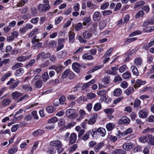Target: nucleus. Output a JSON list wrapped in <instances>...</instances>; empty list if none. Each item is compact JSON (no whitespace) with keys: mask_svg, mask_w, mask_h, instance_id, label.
I'll return each mask as SVG.
<instances>
[{"mask_svg":"<svg viewBox=\"0 0 154 154\" xmlns=\"http://www.w3.org/2000/svg\"><path fill=\"white\" fill-rule=\"evenodd\" d=\"M49 144L51 146H55L56 149L59 153H61L63 150L62 147V143L59 140H54L51 141L50 142Z\"/></svg>","mask_w":154,"mask_h":154,"instance_id":"1","label":"nucleus"},{"mask_svg":"<svg viewBox=\"0 0 154 154\" xmlns=\"http://www.w3.org/2000/svg\"><path fill=\"white\" fill-rule=\"evenodd\" d=\"M66 115L67 117L70 119H74L76 118L78 116V114L76 113L74 109H71L66 110Z\"/></svg>","mask_w":154,"mask_h":154,"instance_id":"2","label":"nucleus"},{"mask_svg":"<svg viewBox=\"0 0 154 154\" xmlns=\"http://www.w3.org/2000/svg\"><path fill=\"white\" fill-rule=\"evenodd\" d=\"M50 8V6L48 4H40L38 6V9L40 12L43 13L48 11Z\"/></svg>","mask_w":154,"mask_h":154,"instance_id":"3","label":"nucleus"},{"mask_svg":"<svg viewBox=\"0 0 154 154\" xmlns=\"http://www.w3.org/2000/svg\"><path fill=\"white\" fill-rule=\"evenodd\" d=\"M139 116L141 118H146L147 116V110L145 109L141 110L139 112Z\"/></svg>","mask_w":154,"mask_h":154,"instance_id":"4","label":"nucleus"},{"mask_svg":"<svg viewBox=\"0 0 154 154\" xmlns=\"http://www.w3.org/2000/svg\"><path fill=\"white\" fill-rule=\"evenodd\" d=\"M130 122V119L126 117H122L119 121V123L120 124H128Z\"/></svg>","mask_w":154,"mask_h":154,"instance_id":"5","label":"nucleus"},{"mask_svg":"<svg viewBox=\"0 0 154 154\" xmlns=\"http://www.w3.org/2000/svg\"><path fill=\"white\" fill-rule=\"evenodd\" d=\"M97 117V114L92 115L88 120V123L90 125L94 124L96 121Z\"/></svg>","mask_w":154,"mask_h":154,"instance_id":"6","label":"nucleus"},{"mask_svg":"<svg viewBox=\"0 0 154 154\" xmlns=\"http://www.w3.org/2000/svg\"><path fill=\"white\" fill-rule=\"evenodd\" d=\"M81 67V65L79 63H74L72 65L73 69L75 72L77 73L80 72V70L79 68Z\"/></svg>","mask_w":154,"mask_h":154,"instance_id":"7","label":"nucleus"},{"mask_svg":"<svg viewBox=\"0 0 154 154\" xmlns=\"http://www.w3.org/2000/svg\"><path fill=\"white\" fill-rule=\"evenodd\" d=\"M136 84L134 85V88H137L140 87L141 85H143L146 83V81H142L140 79H138L136 82Z\"/></svg>","mask_w":154,"mask_h":154,"instance_id":"8","label":"nucleus"},{"mask_svg":"<svg viewBox=\"0 0 154 154\" xmlns=\"http://www.w3.org/2000/svg\"><path fill=\"white\" fill-rule=\"evenodd\" d=\"M77 139V136L75 133H72L69 137V142L72 144L75 143Z\"/></svg>","mask_w":154,"mask_h":154,"instance_id":"9","label":"nucleus"},{"mask_svg":"<svg viewBox=\"0 0 154 154\" xmlns=\"http://www.w3.org/2000/svg\"><path fill=\"white\" fill-rule=\"evenodd\" d=\"M134 146L131 143H125L123 146V148L126 150H128L129 149L133 148Z\"/></svg>","mask_w":154,"mask_h":154,"instance_id":"10","label":"nucleus"},{"mask_svg":"<svg viewBox=\"0 0 154 154\" xmlns=\"http://www.w3.org/2000/svg\"><path fill=\"white\" fill-rule=\"evenodd\" d=\"M68 35H69V42L71 44L73 43L75 40V33L74 32H69Z\"/></svg>","mask_w":154,"mask_h":154,"instance_id":"11","label":"nucleus"},{"mask_svg":"<svg viewBox=\"0 0 154 154\" xmlns=\"http://www.w3.org/2000/svg\"><path fill=\"white\" fill-rule=\"evenodd\" d=\"M101 14L98 11H96L93 14V19L94 21H98L100 19Z\"/></svg>","mask_w":154,"mask_h":154,"instance_id":"12","label":"nucleus"},{"mask_svg":"<svg viewBox=\"0 0 154 154\" xmlns=\"http://www.w3.org/2000/svg\"><path fill=\"white\" fill-rule=\"evenodd\" d=\"M147 143L150 144L154 145V137L153 136L149 134L147 136Z\"/></svg>","mask_w":154,"mask_h":154,"instance_id":"13","label":"nucleus"},{"mask_svg":"<svg viewBox=\"0 0 154 154\" xmlns=\"http://www.w3.org/2000/svg\"><path fill=\"white\" fill-rule=\"evenodd\" d=\"M82 58L85 60H91L93 59V57L90 53H86L83 55Z\"/></svg>","mask_w":154,"mask_h":154,"instance_id":"14","label":"nucleus"},{"mask_svg":"<svg viewBox=\"0 0 154 154\" xmlns=\"http://www.w3.org/2000/svg\"><path fill=\"white\" fill-rule=\"evenodd\" d=\"M44 131L40 129H39L33 132L32 134L33 136L36 137L39 135H41L44 133Z\"/></svg>","mask_w":154,"mask_h":154,"instance_id":"15","label":"nucleus"},{"mask_svg":"<svg viewBox=\"0 0 154 154\" xmlns=\"http://www.w3.org/2000/svg\"><path fill=\"white\" fill-rule=\"evenodd\" d=\"M140 103L141 102L140 100L138 99H136L134 103V108L137 109H140L141 107L140 106Z\"/></svg>","mask_w":154,"mask_h":154,"instance_id":"16","label":"nucleus"},{"mask_svg":"<svg viewBox=\"0 0 154 154\" xmlns=\"http://www.w3.org/2000/svg\"><path fill=\"white\" fill-rule=\"evenodd\" d=\"M96 132H98L100 133L102 136H104L106 134V131L104 128L100 127L97 129H96Z\"/></svg>","mask_w":154,"mask_h":154,"instance_id":"17","label":"nucleus"},{"mask_svg":"<svg viewBox=\"0 0 154 154\" xmlns=\"http://www.w3.org/2000/svg\"><path fill=\"white\" fill-rule=\"evenodd\" d=\"M104 145L103 143L101 142L99 143L95 146L94 150L95 152H97Z\"/></svg>","mask_w":154,"mask_h":154,"instance_id":"18","label":"nucleus"},{"mask_svg":"<svg viewBox=\"0 0 154 154\" xmlns=\"http://www.w3.org/2000/svg\"><path fill=\"white\" fill-rule=\"evenodd\" d=\"M31 55H30L29 56H22L19 57H17V60L19 61L23 62L29 59L31 57Z\"/></svg>","mask_w":154,"mask_h":154,"instance_id":"19","label":"nucleus"},{"mask_svg":"<svg viewBox=\"0 0 154 154\" xmlns=\"http://www.w3.org/2000/svg\"><path fill=\"white\" fill-rule=\"evenodd\" d=\"M21 96L22 94L17 91L13 92L11 94L12 98L15 99H17L18 97H21Z\"/></svg>","mask_w":154,"mask_h":154,"instance_id":"20","label":"nucleus"},{"mask_svg":"<svg viewBox=\"0 0 154 154\" xmlns=\"http://www.w3.org/2000/svg\"><path fill=\"white\" fill-rule=\"evenodd\" d=\"M132 72L134 75L137 76L139 75V72L136 67L134 65H132L131 68Z\"/></svg>","mask_w":154,"mask_h":154,"instance_id":"21","label":"nucleus"},{"mask_svg":"<svg viewBox=\"0 0 154 154\" xmlns=\"http://www.w3.org/2000/svg\"><path fill=\"white\" fill-rule=\"evenodd\" d=\"M154 23V19H151L149 20H147L144 22L143 24V26H146L149 24H152Z\"/></svg>","mask_w":154,"mask_h":154,"instance_id":"22","label":"nucleus"},{"mask_svg":"<svg viewBox=\"0 0 154 154\" xmlns=\"http://www.w3.org/2000/svg\"><path fill=\"white\" fill-rule=\"evenodd\" d=\"M43 81L42 80H37L35 83V87L37 88H40L42 86Z\"/></svg>","mask_w":154,"mask_h":154,"instance_id":"23","label":"nucleus"},{"mask_svg":"<svg viewBox=\"0 0 154 154\" xmlns=\"http://www.w3.org/2000/svg\"><path fill=\"white\" fill-rule=\"evenodd\" d=\"M64 40L60 39L59 40V42L58 43V45L57 46V51H59L60 50H61L64 46V45L63 44L61 43Z\"/></svg>","mask_w":154,"mask_h":154,"instance_id":"24","label":"nucleus"},{"mask_svg":"<svg viewBox=\"0 0 154 154\" xmlns=\"http://www.w3.org/2000/svg\"><path fill=\"white\" fill-rule=\"evenodd\" d=\"M126 152L122 149H117L112 152L111 154H126Z\"/></svg>","mask_w":154,"mask_h":154,"instance_id":"25","label":"nucleus"},{"mask_svg":"<svg viewBox=\"0 0 154 154\" xmlns=\"http://www.w3.org/2000/svg\"><path fill=\"white\" fill-rule=\"evenodd\" d=\"M122 93V90L120 88H116L114 90L113 94L116 96H120Z\"/></svg>","mask_w":154,"mask_h":154,"instance_id":"26","label":"nucleus"},{"mask_svg":"<svg viewBox=\"0 0 154 154\" xmlns=\"http://www.w3.org/2000/svg\"><path fill=\"white\" fill-rule=\"evenodd\" d=\"M24 70L23 68H20L16 70L15 72V75L17 76H19L24 73Z\"/></svg>","mask_w":154,"mask_h":154,"instance_id":"27","label":"nucleus"},{"mask_svg":"<svg viewBox=\"0 0 154 154\" xmlns=\"http://www.w3.org/2000/svg\"><path fill=\"white\" fill-rule=\"evenodd\" d=\"M134 89L132 87H129L125 91V93L127 95H129L132 94L134 91Z\"/></svg>","mask_w":154,"mask_h":154,"instance_id":"28","label":"nucleus"},{"mask_svg":"<svg viewBox=\"0 0 154 154\" xmlns=\"http://www.w3.org/2000/svg\"><path fill=\"white\" fill-rule=\"evenodd\" d=\"M91 20L90 17H84L82 20L83 21V24L84 26H86L87 23H88Z\"/></svg>","mask_w":154,"mask_h":154,"instance_id":"29","label":"nucleus"},{"mask_svg":"<svg viewBox=\"0 0 154 154\" xmlns=\"http://www.w3.org/2000/svg\"><path fill=\"white\" fill-rule=\"evenodd\" d=\"M22 88L24 90L26 91H31L32 90V87L29 85H23L22 86Z\"/></svg>","mask_w":154,"mask_h":154,"instance_id":"30","label":"nucleus"},{"mask_svg":"<svg viewBox=\"0 0 154 154\" xmlns=\"http://www.w3.org/2000/svg\"><path fill=\"white\" fill-rule=\"evenodd\" d=\"M56 109L53 106H48L46 108V110L48 113H51L55 111Z\"/></svg>","mask_w":154,"mask_h":154,"instance_id":"31","label":"nucleus"},{"mask_svg":"<svg viewBox=\"0 0 154 154\" xmlns=\"http://www.w3.org/2000/svg\"><path fill=\"white\" fill-rule=\"evenodd\" d=\"M133 131V129L130 128L128 129L127 130L123 132V133H119L118 134V136H119L120 134H121V135H127L128 134H130Z\"/></svg>","mask_w":154,"mask_h":154,"instance_id":"32","label":"nucleus"},{"mask_svg":"<svg viewBox=\"0 0 154 154\" xmlns=\"http://www.w3.org/2000/svg\"><path fill=\"white\" fill-rule=\"evenodd\" d=\"M101 108V105L100 103H97L94 106V109L95 111H97L100 110Z\"/></svg>","mask_w":154,"mask_h":154,"instance_id":"33","label":"nucleus"},{"mask_svg":"<svg viewBox=\"0 0 154 154\" xmlns=\"http://www.w3.org/2000/svg\"><path fill=\"white\" fill-rule=\"evenodd\" d=\"M106 24L104 20H101L99 22V28L100 29H103L106 26Z\"/></svg>","mask_w":154,"mask_h":154,"instance_id":"34","label":"nucleus"},{"mask_svg":"<svg viewBox=\"0 0 154 154\" xmlns=\"http://www.w3.org/2000/svg\"><path fill=\"white\" fill-rule=\"evenodd\" d=\"M83 36L85 39H87L91 37V34L89 31H86L83 33Z\"/></svg>","mask_w":154,"mask_h":154,"instance_id":"35","label":"nucleus"},{"mask_svg":"<svg viewBox=\"0 0 154 154\" xmlns=\"http://www.w3.org/2000/svg\"><path fill=\"white\" fill-rule=\"evenodd\" d=\"M42 78L44 82H46L49 79V75L47 72H45L42 75Z\"/></svg>","mask_w":154,"mask_h":154,"instance_id":"36","label":"nucleus"},{"mask_svg":"<svg viewBox=\"0 0 154 154\" xmlns=\"http://www.w3.org/2000/svg\"><path fill=\"white\" fill-rule=\"evenodd\" d=\"M45 53L44 52H42L38 55L36 57L37 60H38L40 59H41L42 60H45Z\"/></svg>","mask_w":154,"mask_h":154,"instance_id":"37","label":"nucleus"},{"mask_svg":"<svg viewBox=\"0 0 154 154\" xmlns=\"http://www.w3.org/2000/svg\"><path fill=\"white\" fill-rule=\"evenodd\" d=\"M17 150V146H14L12 148H10L8 150V153L10 154H13L16 152Z\"/></svg>","mask_w":154,"mask_h":154,"instance_id":"38","label":"nucleus"},{"mask_svg":"<svg viewBox=\"0 0 154 154\" xmlns=\"http://www.w3.org/2000/svg\"><path fill=\"white\" fill-rule=\"evenodd\" d=\"M131 76V73L128 71H127L122 74V77L125 79H129Z\"/></svg>","mask_w":154,"mask_h":154,"instance_id":"39","label":"nucleus"},{"mask_svg":"<svg viewBox=\"0 0 154 154\" xmlns=\"http://www.w3.org/2000/svg\"><path fill=\"white\" fill-rule=\"evenodd\" d=\"M148 135L145 136H143L139 138V141L143 143H147Z\"/></svg>","mask_w":154,"mask_h":154,"instance_id":"40","label":"nucleus"},{"mask_svg":"<svg viewBox=\"0 0 154 154\" xmlns=\"http://www.w3.org/2000/svg\"><path fill=\"white\" fill-rule=\"evenodd\" d=\"M114 125L112 123H109L106 125V128L108 131H111L114 128Z\"/></svg>","mask_w":154,"mask_h":154,"instance_id":"41","label":"nucleus"},{"mask_svg":"<svg viewBox=\"0 0 154 154\" xmlns=\"http://www.w3.org/2000/svg\"><path fill=\"white\" fill-rule=\"evenodd\" d=\"M109 77L108 76H105L102 79L103 82L105 84H108L109 83Z\"/></svg>","mask_w":154,"mask_h":154,"instance_id":"42","label":"nucleus"},{"mask_svg":"<svg viewBox=\"0 0 154 154\" xmlns=\"http://www.w3.org/2000/svg\"><path fill=\"white\" fill-rule=\"evenodd\" d=\"M38 29H33L32 31L29 34V37H31L34 35L37 34L38 32Z\"/></svg>","mask_w":154,"mask_h":154,"instance_id":"43","label":"nucleus"},{"mask_svg":"<svg viewBox=\"0 0 154 154\" xmlns=\"http://www.w3.org/2000/svg\"><path fill=\"white\" fill-rule=\"evenodd\" d=\"M57 42L56 41L53 40L51 41L48 43V45L50 48H54L57 45Z\"/></svg>","mask_w":154,"mask_h":154,"instance_id":"44","label":"nucleus"},{"mask_svg":"<svg viewBox=\"0 0 154 154\" xmlns=\"http://www.w3.org/2000/svg\"><path fill=\"white\" fill-rule=\"evenodd\" d=\"M23 66V64L20 63H17L14 65L12 67V70H15L17 68L21 67Z\"/></svg>","mask_w":154,"mask_h":154,"instance_id":"45","label":"nucleus"},{"mask_svg":"<svg viewBox=\"0 0 154 154\" xmlns=\"http://www.w3.org/2000/svg\"><path fill=\"white\" fill-rule=\"evenodd\" d=\"M103 66L102 65L97 66L90 70L89 72L90 73L93 72L94 71L101 68Z\"/></svg>","mask_w":154,"mask_h":154,"instance_id":"46","label":"nucleus"},{"mask_svg":"<svg viewBox=\"0 0 154 154\" xmlns=\"http://www.w3.org/2000/svg\"><path fill=\"white\" fill-rule=\"evenodd\" d=\"M96 97V95L94 93H88L87 95V98L89 99H92L95 98Z\"/></svg>","mask_w":154,"mask_h":154,"instance_id":"47","label":"nucleus"},{"mask_svg":"<svg viewBox=\"0 0 154 154\" xmlns=\"http://www.w3.org/2000/svg\"><path fill=\"white\" fill-rule=\"evenodd\" d=\"M142 62V60L140 58H137L134 60V63L137 65H140Z\"/></svg>","mask_w":154,"mask_h":154,"instance_id":"48","label":"nucleus"},{"mask_svg":"<svg viewBox=\"0 0 154 154\" xmlns=\"http://www.w3.org/2000/svg\"><path fill=\"white\" fill-rule=\"evenodd\" d=\"M66 100L65 97L64 96H62L59 98V101L60 102V104H63Z\"/></svg>","mask_w":154,"mask_h":154,"instance_id":"49","label":"nucleus"},{"mask_svg":"<svg viewBox=\"0 0 154 154\" xmlns=\"http://www.w3.org/2000/svg\"><path fill=\"white\" fill-rule=\"evenodd\" d=\"M137 38L136 37H134L133 38H129L127 39L125 42V44H126L127 45L129 43L131 42L134 41L136 40H137Z\"/></svg>","mask_w":154,"mask_h":154,"instance_id":"50","label":"nucleus"},{"mask_svg":"<svg viewBox=\"0 0 154 154\" xmlns=\"http://www.w3.org/2000/svg\"><path fill=\"white\" fill-rule=\"evenodd\" d=\"M144 12L143 11H138L135 15V18H138L140 17H142L143 14Z\"/></svg>","mask_w":154,"mask_h":154,"instance_id":"51","label":"nucleus"},{"mask_svg":"<svg viewBox=\"0 0 154 154\" xmlns=\"http://www.w3.org/2000/svg\"><path fill=\"white\" fill-rule=\"evenodd\" d=\"M122 80V78L119 75L116 76L114 78V81L115 82H120Z\"/></svg>","mask_w":154,"mask_h":154,"instance_id":"52","label":"nucleus"},{"mask_svg":"<svg viewBox=\"0 0 154 154\" xmlns=\"http://www.w3.org/2000/svg\"><path fill=\"white\" fill-rule=\"evenodd\" d=\"M58 121V119L56 117H53L49 119L48 121V123H54Z\"/></svg>","mask_w":154,"mask_h":154,"instance_id":"53","label":"nucleus"},{"mask_svg":"<svg viewBox=\"0 0 154 154\" xmlns=\"http://www.w3.org/2000/svg\"><path fill=\"white\" fill-rule=\"evenodd\" d=\"M82 23H77L75 26V29L76 31H79L82 28Z\"/></svg>","mask_w":154,"mask_h":154,"instance_id":"54","label":"nucleus"},{"mask_svg":"<svg viewBox=\"0 0 154 154\" xmlns=\"http://www.w3.org/2000/svg\"><path fill=\"white\" fill-rule=\"evenodd\" d=\"M70 71L69 69H66L63 73L62 75V77L63 78H66L69 74Z\"/></svg>","mask_w":154,"mask_h":154,"instance_id":"55","label":"nucleus"},{"mask_svg":"<svg viewBox=\"0 0 154 154\" xmlns=\"http://www.w3.org/2000/svg\"><path fill=\"white\" fill-rule=\"evenodd\" d=\"M106 90H102L97 92V94L99 95L103 96L106 95Z\"/></svg>","mask_w":154,"mask_h":154,"instance_id":"56","label":"nucleus"},{"mask_svg":"<svg viewBox=\"0 0 154 154\" xmlns=\"http://www.w3.org/2000/svg\"><path fill=\"white\" fill-rule=\"evenodd\" d=\"M104 112L108 114H111L112 113H113L114 112V110L112 109H105L104 110Z\"/></svg>","mask_w":154,"mask_h":154,"instance_id":"57","label":"nucleus"},{"mask_svg":"<svg viewBox=\"0 0 154 154\" xmlns=\"http://www.w3.org/2000/svg\"><path fill=\"white\" fill-rule=\"evenodd\" d=\"M88 133L89 132H86L85 134L82 137V139L85 141L87 140L89 138Z\"/></svg>","mask_w":154,"mask_h":154,"instance_id":"58","label":"nucleus"},{"mask_svg":"<svg viewBox=\"0 0 154 154\" xmlns=\"http://www.w3.org/2000/svg\"><path fill=\"white\" fill-rule=\"evenodd\" d=\"M10 103V100L8 99H5L2 102V104L5 106L8 105Z\"/></svg>","mask_w":154,"mask_h":154,"instance_id":"59","label":"nucleus"},{"mask_svg":"<svg viewBox=\"0 0 154 154\" xmlns=\"http://www.w3.org/2000/svg\"><path fill=\"white\" fill-rule=\"evenodd\" d=\"M78 147V145L77 144H74L69 149V151L72 152L75 151Z\"/></svg>","mask_w":154,"mask_h":154,"instance_id":"60","label":"nucleus"},{"mask_svg":"<svg viewBox=\"0 0 154 154\" xmlns=\"http://www.w3.org/2000/svg\"><path fill=\"white\" fill-rule=\"evenodd\" d=\"M113 50V49L112 48H109L107 51L106 53L103 57H107L108 56H109Z\"/></svg>","mask_w":154,"mask_h":154,"instance_id":"61","label":"nucleus"},{"mask_svg":"<svg viewBox=\"0 0 154 154\" xmlns=\"http://www.w3.org/2000/svg\"><path fill=\"white\" fill-rule=\"evenodd\" d=\"M11 75V73L10 72H8L7 73L5 74L2 77V78L1 79V80L3 82L6 79L10 76Z\"/></svg>","mask_w":154,"mask_h":154,"instance_id":"62","label":"nucleus"},{"mask_svg":"<svg viewBox=\"0 0 154 154\" xmlns=\"http://www.w3.org/2000/svg\"><path fill=\"white\" fill-rule=\"evenodd\" d=\"M127 66L125 65H123L119 69V72L121 73L123 72L126 69Z\"/></svg>","mask_w":154,"mask_h":154,"instance_id":"63","label":"nucleus"},{"mask_svg":"<svg viewBox=\"0 0 154 154\" xmlns=\"http://www.w3.org/2000/svg\"><path fill=\"white\" fill-rule=\"evenodd\" d=\"M19 125L18 124L14 125L11 128V131L12 132H15L19 128Z\"/></svg>","mask_w":154,"mask_h":154,"instance_id":"64","label":"nucleus"}]
</instances>
